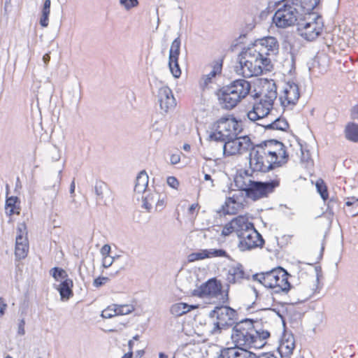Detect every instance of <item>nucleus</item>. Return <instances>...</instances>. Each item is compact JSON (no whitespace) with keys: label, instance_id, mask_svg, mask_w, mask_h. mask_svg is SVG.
I'll use <instances>...</instances> for the list:
<instances>
[{"label":"nucleus","instance_id":"obj_1","mask_svg":"<svg viewBox=\"0 0 358 358\" xmlns=\"http://www.w3.org/2000/svg\"><path fill=\"white\" fill-rule=\"evenodd\" d=\"M279 44L277 39L268 36L255 41L252 47L243 50L238 57V66L236 72L245 78L257 76L273 68L270 56L278 54Z\"/></svg>","mask_w":358,"mask_h":358},{"label":"nucleus","instance_id":"obj_2","mask_svg":"<svg viewBox=\"0 0 358 358\" xmlns=\"http://www.w3.org/2000/svg\"><path fill=\"white\" fill-rule=\"evenodd\" d=\"M270 336L269 331L261 321L247 318L236 323L231 330V339L240 350H248L252 348H263Z\"/></svg>","mask_w":358,"mask_h":358},{"label":"nucleus","instance_id":"obj_3","mask_svg":"<svg viewBox=\"0 0 358 358\" xmlns=\"http://www.w3.org/2000/svg\"><path fill=\"white\" fill-rule=\"evenodd\" d=\"M291 277L292 275L285 268L277 266L270 271L254 274L252 279L265 287L271 289L272 294H287L292 288L289 282Z\"/></svg>","mask_w":358,"mask_h":358},{"label":"nucleus","instance_id":"obj_4","mask_svg":"<svg viewBox=\"0 0 358 358\" xmlns=\"http://www.w3.org/2000/svg\"><path fill=\"white\" fill-rule=\"evenodd\" d=\"M250 83L245 79H237L222 87L217 92L218 101L223 108L231 110L250 93Z\"/></svg>","mask_w":358,"mask_h":358},{"label":"nucleus","instance_id":"obj_5","mask_svg":"<svg viewBox=\"0 0 358 358\" xmlns=\"http://www.w3.org/2000/svg\"><path fill=\"white\" fill-rule=\"evenodd\" d=\"M296 4L292 0H282L278 3L273 17V22L277 27L287 28L295 24L298 25V22L303 15L296 7Z\"/></svg>","mask_w":358,"mask_h":358},{"label":"nucleus","instance_id":"obj_6","mask_svg":"<svg viewBox=\"0 0 358 358\" xmlns=\"http://www.w3.org/2000/svg\"><path fill=\"white\" fill-rule=\"evenodd\" d=\"M270 152L262 150V146L255 145L249 155V164L251 172L267 173L275 168L280 167L282 161H273L267 154Z\"/></svg>","mask_w":358,"mask_h":358},{"label":"nucleus","instance_id":"obj_7","mask_svg":"<svg viewBox=\"0 0 358 358\" xmlns=\"http://www.w3.org/2000/svg\"><path fill=\"white\" fill-rule=\"evenodd\" d=\"M322 19L319 15L311 14L303 15L298 22L297 31L299 35L307 41H313L322 33L323 29Z\"/></svg>","mask_w":358,"mask_h":358},{"label":"nucleus","instance_id":"obj_8","mask_svg":"<svg viewBox=\"0 0 358 358\" xmlns=\"http://www.w3.org/2000/svg\"><path fill=\"white\" fill-rule=\"evenodd\" d=\"M209 316L210 317H216L217 320L216 322L213 323V327L210 330L212 334H220L222 329L227 328L236 323V311L229 306H216L210 313Z\"/></svg>","mask_w":358,"mask_h":358},{"label":"nucleus","instance_id":"obj_9","mask_svg":"<svg viewBox=\"0 0 358 358\" xmlns=\"http://www.w3.org/2000/svg\"><path fill=\"white\" fill-rule=\"evenodd\" d=\"M280 178L276 175L273 180L266 182L252 180L248 188L246 196L253 201L267 197L280 185Z\"/></svg>","mask_w":358,"mask_h":358},{"label":"nucleus","instance_id":"obj_10","mask_svg":"<svg viewBox=\"0 0 358 358\" xmlns=\"http://www.w3.org/2000/svg\"><path fill=\"white\" fill-rule=\"evenodd\" d=\"M193 295L200 298L210 297L214 298L218 296H222V301L225 303L228 301V289L223 294L222 285L220 280L216 278H211L205 283H203L197 289L193 292Z\"/></svg>","mask_w":358,"mask_h":358},{"label":"nucleus","instance_id":"obj_11","mask_svg":"<svg viewBox=\"0 0 358 358\" xmlns=\"http://www.w3.org/2000/svg\"><path fill=\"white\" fill-rule=\"evenodd\" d=\"M258 145L262 146V150L265 149V150L270 152L267 154V155H268V157L271 158L273 161H282L283 164L287 162L288 155L286 152V147L282 142L278 140L271 139L264 141Z\"/></svg>","mask_w":358,"mask_h":358},{"label":"nucleus","instance_id":"obj_12","mask_svg":"<svg viewBox=\"0 0 358 358\" xmlns=\"http://www.w3.org/2000/svg\"><path fill=\"white\" fill-rule=\"evenodd\" d=\"M238 247L241 250H250L257 247H262L264 241L261 234L255 229V227H252L247 232H244L240 237Z\"/></svg>","mask_w":358,"mask_h":358},{"label":"nucleus","instance_id":"obj_13","mask_svg":"<svg viewBox=\"0 0 358 358\" xmlns=\"http://www.w3.org/2000/svg\"><path fill=\"white\" fill-rule=\"evenodd\" d=\"M300 97L299 88L294 81H288L283 89L282 94L280 96L282 106H294Z\"/></svg>","mask_w":358,"mask_h":358},{"label":"nucleus","instance_id":"obj_14","mask_svg":"<svg viewBox=\"0 0 358 358\" xmlns=\"http://www.w3.org/2000/svg\"><path fill=\"white\" fill-rule=\"evenodd\" d=\"M158 101L162 110L165 113L173 110L176 106V101L172 90L168 86H163L158 91Z\"/></svg>","mask_w":358,"mask_h":358},{"label":"nucleus","instance_id":"obj_15","mask_svg":"<svg viewBox=\"0 0 358 358\" xmlns=\"http://www.w3.org/2000/svg\"><path fill=\"white\" fill-rule=\"evenodd\" d=\"M270 110H275L273 105L264 99H260L259 102L255 103L252 109L248 112L247 116L250 120L255 122L269 115Z\"/></svg>","mask_w":358,"mask_h":358},{"label":"nucleus","instance_id":"obj_16","mask_svg":"<svg viewBox=\"0 0 358 358\" xmlns=\"http://www.w3.org/2000/svg\"><path fill=\"white\" fill-rule=\"evenodd\" d=\"M248 278L249 275L245 273L243 266L241 264H237L229 268L227 275V281L228 283H241L243 280Z\"/></svg>","mask_w":358,"mask_h":358},{"label":"nucleus","instance_id":"obj_17","mask_svg":"<svg viewBox=\"0 0 358 358\" xmlns=\"http://www.w3.org/2000/svg\"><path fill=\"white\" fill-rule=\"evenodd\" d=\"M231 224L233 225L234 232L239 238L244 232H247L252 227H254L253 224L249 222L248 217L243 215H239L231 220Z\"/></svg>","mask_w":358,"mask_h":358},{"label":"nucleus","instance_id":"obj_18","mask_svg":"<svg viewBox=\"0 0 358 358\" xmlns=\"http://www.w3.org/2000/svg\"><path fill=\"white\" fill-rule=\"evenodd\" d=\"M235 125H237V121L234 117H222L215 122L214 127L224 134H229V138H233L231 128H234Z\"/></svg>","mask_w":358,"mask_h":358},{"label":"nucleus","instance_id":"obj_19","mask_svg":"<svg viewBox=\"0 0 358 358\" xmlns=\"http://www.w3.org/2000/svg\"><path fill=\"white\" fill-rule=\"evenodd\" d=\"M254 357L252 352L249 350H240L235 345L234 347L227 348L221 350L218 358H246Z\"/></svg>","mask_w":358,"mask_h":358},{"label":"nucleus","instance_id":"obj_20","mask_svg":"<svg viewBox=\"0 0 358 358\" xmlns=\"http://www.w3.org/2000/svg\"><path fill=\"white\" fill-rule=\"evenodd\" d=\"M295 348V341L292 335L287 338L282 339L279 347L278 352L282 358H290Z\"/></svg>","mask_w":358,"mask_h":358},{"label":"nucleus","instance_id":"obj_21","mask_svg":"<svg viewBox=\"0 0 358 358\" xmlns=\"http://www.w3.org/2000/svg\"><path fill=\"white\" fill-rule=\"evenodd\" d=\"M252 172L250 173L249 170H245L243 173L236 175L234 178L235 186L238 189L244 191L245 194H247L248 188L250 187L249 184L252 181V180L250 178V176H252Z\"/></svg>","mask_w":358,"mask_h":358},{"label":"nucleus","instance_id":"obj_22","mask_svg":"<svg viewBox=\"0 0 358 358\" xmlns=\"http://www.w3.org/2000/svg\"><path fill=\"white\" fill-rule=\"evenodd\" d=\"M149 177L145 170L141 171L136 178L134 192L137 194H146Z\"/></svg>","mask_w":358,"mask_h":358},{"label":"nucleus","instance_id":"obj_23","mask_svg":"<svg viewBox=\"0 0 358 358\" xmlns=\"http://www.w3.org/2000/svg\"><path fill=\"white\" fill-rule=\"evenodd\" d=\"M73 287V280L70 278L65 279L59 284L57 289L59 292L62 300H68L73 295L72 288Z\"/></svg>","mask_w":358,"mask_h":358},{"label":"nucleus","instance_id":"obj_24","mask_svg":"<svg viewBox=\"0 0 358 358\" xmlns=\"http://www.w3.org/2000/svg\"><path fill=\"white\" fill-rule=\"evenodd\" d=\"M6 213L11 216L14 214L20 215V201L17 196L7 197L6 200Z\"/></svg>","mask_w":358,"mask_h":358},{"label":"nucleus","instance_id":"obj_25","mask_svg":"<svg viewBox=\"0 0 358 358\" xmlns=\"http://www.w3.org/2000/svg\"><path fill=\"white\" fill-rule=\"evenodd\" d=\"M344 134L345 138L353 143H358V124L350 122L345 127Z\"/></svg>","mask_w":358,"mask_h":358},{"label":"nucleus","instance_id":"obj_26","mask_svg":"<svg viewBox=\"0 0 358 358\" xmlns=\"http://www.w3.org/2000/svg\"><path fill=\"white\" fill-rule=\"evenodd\" d=\"M196 308V306L189 305L186 303L181 302L173 304L170 308V312L172 315L178 317L186 314Z\"/></svg>","mask_w":358,"mask_h":358},{"label":"nucleus","instance_id":"obj_27","mask_svg":"<svg viewBox=\"0 0 358 358\" xmlns=\"http://www.w3.org/2000/svg\"><path fill=\"white\" fill-rule=\"evenodd\" d=\"M289 128V124L287 120L284 117H278L271 120L270 124L266 126V130H278L285 131Z\"/></svg>","mask_w":358,"mask_h":358},{"label":"nucleus","instance_id":"obj_28","mask_svg":"<svg viewBox=\"0 0 358 358\" xmlns=\"http://www.w3.org/2000/svg\"><path fill=\"white\" fill-rule=\"evenodd\" d=\"M237 138H229L223 145V153L225 156L239 154V147Z\"/></svg>","mask_w":358,"mask_h":358},{"label":"nucleus","instance_id":"obj_29","mask_svg":"<svg viewBox=\"0 0 358 358\" xmlns=\"http://www.w3.org/2000/svg\"><path fill=\"white\" fill-rule=\"evenodd\" d=\"M345 212L349 217H355L358 215V199L352 196L347 199Z\"/></svg>","mask_w":358,"mask_h":358},{"label":"nucleus","instance_id":"obj_30","mask_svg":"<svg viewBox=\"0 0 358 358\" xmlns=\"http://www.w3.org/2000/svg\"><path fill=\"white\" fill-rule=\"evenodd\" d=\"M241 203L235 200V195L232 197H229L225 201L224 206H222L224 213L234 215L237 213L240 207Z\"/></svg>","mask_w":358,"mask_h":358},{"label":"nucleus","instance_id":"obj_31","mask_svg":"<svg viewBox=\"0 0 358 358\" xmlns=\"http://www.w3.org/2000/svg\"><path fill=\"white\" fill-rule=\"evenodd\" d=\"M50 0H45L41 10L39 23L42 27H47L49 24V15L50 13Z\"/></svg>","mask_w":358,"mask_h":358},{"label":"nucleus","instance_id":"obj_32","mask_svg":"<svg viewBox=\"0 0 358 358\" xmlns=\"http://www.w3.org/2000/svg\"><path fill=\"white\" fill-rule=\"evenodd\" d=\"M237 141L238 144H239V154H243L248 151H250V152L252 149H253V148L255 146L252 143L250 138L247 136L239 138L237 137Z\"/></svg>","mask_w":358,"mask_h":358},{"label":"nucleus","instance_id":"obj_33","mask_svg":"<svg viewBox=\"0 0 358 358\" xmlns=\"http://www.w3.org/2000/svg\"><path fill=\"white\" fill-rule=\"evenodd\" d=\"M180 35H179L176 38L173 40L171 43V48L169 50V59H179V55L180 53Z\"/></svg>","mask_w":358,"mask_h":358},{"label":"nucleus","instance_id":"obj_34","mask_svg":"<svg viewBox=\"0 0 358 358\" xmlns=\"http://www.w3.org/2000/svg\"><path fill=\"white\" fill-rule=\"evenodd\" d=\"M158 196V193H148L146 195L142 196L143 206L142 207L145 208L148 211H150L152 208V203H155Z\"/></svg>","mask_w":358,"mask_h":358},{"label":"nucleus","instance_id":"obj_35","mask_svg":"<svg viewBox=\"0 0 358 358\" xmlns=\"http://www.w3.org/2000/svg\"><path fill=\"white\" fill-rule=\"evenodd\" d=\"M267 92L264 96V100L268 101L271 105H273V101L277 97V88L275 84L273 83L272 84H268V86L266 89Z\"/></svg>","mask_w":358,"mask_h":358},{"label":"nucleus","instance_id":"obj_36","mask_svg":"<svg viewBox=\"0 0 358 358\" xmlns=\"http://www.w3.org/2000/svg\"><path fill=\"white\" fill-rule=\"evenodd\" d=\"M25 230L26 226L24 224H21L17 227V234L15 238V245H18V243H20L29 244L27 238L26 236H24V234L27 235V232H25Z\"/></svg>","mask_w":358,"mask_h":358},{"label":"nucleus","instance_id":"obj_37","mask_svg":"<svg viewBox=\"0 0 358 358\" xmlns=\"http://www.w3.org/2000/svg\"><path fill=\"white\" fill-rule=\"evenodd\" d=\"M169 67L173 77L178 78L181 76L178 59H169Z\"/></svg>","mask_w":358,"mask_h":358},{"label":"nucleus","instance_id":"obj_38","mask_svg":"<svg viewBox=\"0 0 358 358\" xmlns=\"http://www.w3.org/2000/svg\"><path fill=\"white\" fill-rule=\"evenodd\" d=\"M50 273L57 281H59L61 280H64L65 279H69L68 274L66 272V271L59 267L52 268L50 271Z\"/></svg>","mask_w":358,"mask_h":358},{"label":"nucleus","instance_id":"obj_39","mask_svg":"<svg viewBox=\"0 0 358 358\" xmlns=\"http://www.w3.org/2000/svg\"><path fill=\"white\" fill-rule=\"evenodd\" d=\"M29 244L18 243V245H15V255L16 258L19 259H24L28 253Z\"/></svg>","mask_w":358,"mask_h":358},{"label":"nucleus","instance_id":"obj_40","mask_svg":"<svg viewBox=\"0 0 358 358\" xmlns=\"http://www.w3.org/2000/svg\"><path fill=\"white\" fill-rule=\"evenodd\" d=\"M106 184L102 181H97L94 185V192L96 196V202L100 203L103 199V189L106 188Z\"/></svg>","mask_w":358,"mask_h":358},{"label":"nucleus","instance_id":"obj_41","mask_svg":"<svg viewBox=\"0 0 358 358\" xmlns=\"http://www.w3.org/2000/svg\"><path fill=\"white\" fill-rule=\"evenodd\" d=\"M316 188H317V192L320 194L322 199L324 201L327 200L328 196H329L327 187L322 179H319L318 180H317Z\"/></svg>","mask_w":358,"mask_h":358},{"label":"nucleus","instance_id":"obj_42","mask_svg":"<svg viewBox=\"0 0 358 358\" xmlns=\"http://www.w3.org/2000/svg\"><path fill=\"white\" fill-rule=\"evenodd\" d=\"M214 129L215 131L209 135L210 140L224 143L227 139H229V134H224L215 127H214Z\"/></svg>","mask_w":358,"mask_h":358},{"label":"nucleus","instance_id":"obj_43","mask_svg":"<svg viewBox=\"0 0 358 358\" xmlns=\"http://www.w3.org/2000/svg\"><path fill=\"white\" fill-rule=\"evenodd\" d=\"M114 307L117 315H127L134 310L131 305H114Z\"/></svg>","mask_w":358,"mask_h":358},{"label":"nucleus","instance_id":"obj_44","mask_svg":"<svg viewBox=\"0 0 358 358\" xmlns=\"http://www.w3.org/2000/svg\"><path fill=\"white\" fill-rule=\"evenodd\" d=\"M206 250V255H208L207 258L216 257H229L227 252L223 249H209Z\"/></svg>","mask_w":358,"mask_h":358},{"label":"nucleus","instance_id":"obj_45","mask_svg":"<svg viewBox=\"0 0 358 358\" xmlns=\"http://www.w3.org/2000/svg\"><path fill=\"white\" fill-rule=\"evenodd\" d=\"M339 205L338 201L334 198H331L327 203V211L331 215H334L335 210L338 209Z\"/></svg>","mask_w":358,"mask_h":358},{"label":"nucleus","instance_id":"obj_46","mask_svg":"<svg viewBox=\"0 0 358 358\" xmlns=\"http://www.w3.org/2000/svg\"><path fill=\"white\" fill-rule=\"evenodd\" d=\"M208 255H206V250H203L200 252L192 253L189 256V262H194L196 260H200L203 259L205 258H207Z\"/></svg>","mask_w":358,"mask_h":358},{"label":"nucleus","instance_id":"obj_47","mask_svg":"<svg viewBox=\"0 0 358 358\" xmlns=\"http://www.w3.org/2000/svg\"><path fill=\"white\" fill-rule=\"evenodd\" d=\"M120 3L126 10H129L131 8L136 7L138 4V0H120Z\"/></svg>","mask_w":358,"mask_h":358},{"label":"nucleus","instance_id":"obj_48","mask_svg":"<svg viewBox=\"0 0 358 358\" xmlns=\"http://www.w3.org/2000/svg\"><path fill=\"white\" fill-rule=\"evenodd\" d=\"M110 280V277H98L95 278L93 281V286L94 287H100L102 285H105Z\"/></svg>","mask_w":358,"mask_h":358},{"label":"nucleus","instance_id":"obj_49","mask_svg":"<svg viewBox=\"0 0 358 358\" xmlns=\"http://www.w3.org/2000/svg\"><path fill=\"white\" fill-rule=\"evenodd\" d=\"M222 68V60L216 62L213 66V69L210 71V76H216L217 74L221 73Z\"/></svg>","mask_w":358,"mask_h":358},{"label":"nucleus","instance_id":"obj_50","mask_svg":"<svg viewBox=\"0 0 358 358\" xmlns=\"http://www.w3.org/2000/svg\"><path fill=\"white\" fill-rule=\"evenodd\" d=\"M167 184L174 189H178L180 185L178 180L174 176H169L166 179Z\"/></svg>","mask_w":358,"mask_h":358},{"label":"nucleus","instance_id":"obj_51","mask_svg":"<svg viewBox=\"0 0 358 358\" xmlns=\"http://www.w3.org/2000/svg\"><path fill=\"white\" fill-rule=\"evenodd\" d=\"M116 315H117V314L116 311H115V308H110V307L104 310L101 314V316L104 318H111Z\"/></svg>","mask_w":358,"mask_h":358},{"label":"nucleus","instance_id":"obj_52","mask_svg":"<svg viewBox=\"0 0 358 358\" xmlns=\"http://www.w3.org/2000/svg\"><path fill=\"white\" fill-rule=\"evenodd\" d=\"M234 232V227L231 224V221L226 224L222 231V235L227 236Z\"/></svg>","mask_w":358,"mask_h":358},{"label":"nucleus","instance_id":"obj_53","mask_svg":"<svg viewBox=\"0 0 358 358\" xmlns=\"http://www.w3.org/2000/svg\"><path fill=\"white\" fill-rule=\"evenodd\" d=\"M62 170H59V172H58V175H57V184L55 183L54 185H52V187L53 188H55L56 186H57V189H56V194H55L54 199H56V196L57 195V192L59 191V185H60V183H61V180H62ZM54 203H55V200H52V206H54Z\"/></svg>","mask_w":358,"mask_h":358},{"label":"nucleus","instance_id":"obj_54","mask_svg":"<svg viewBox=\"0 0 358 358\" xmlns=\"http://www.w3.org/2000/svg\"><path fill=\"white\" fill-rule=\"evenodd\" d=\"M157 203H156V210L161 211L164 209L165 207V200L164 198H161L160 195L158 194V196L157 198Z\"/></svg>","mask_w":358,"mask_h":358},{"label":"nucleus","instance_id":"obj_55","mask_svg":"<svg viewBox=\"0 0 358 358\" xmlns=\"http://www.w3.org/2000/svg\"><path fill=\"white\" fill-rule=\"evenodd\" d=\"M114 257H110V256H106L103 257L102 260V266L104 268H109L113 263Z\"/></svg>","mask_w":358,"mask_h":358},{"label":"nucleus","instance_id":"obj_56","mask_svg":"<svg viewBox=\"0 0 358 358\" xmlns=\"http://www.w3.org/2000/svg\"><path fill=\"white\" fill-rule=\"evenodd\" d=\"M24 326H25V320L24 318L20 320L18 323V328H17V334L20 336H23L25 334L24 330Z\"/></svg>","mask_w":358,"mask_h":358},{"label":"nucleus","instance_id":"obj_57","mask_svg":"<svg viewBox=\"0 0 358 358\" xmlns=\"http://www.w3.org/2000/svg\"><path fill=\"white\" fill-rule=\"evenodd\" d=\"M252 355L254 357L250 356V358H277L273 353L270 352L262 353L259 355H257L255 353L252 352Z\"/></svg>","mask_w":358,"mask_h":358},{"label":"nucleus","instance_id":"obj_58","mask_svg":"<svg viewBox=\"0 0 358 358\" xmlns=\"http://www.w3.org/2000/svg\"><path fill=\"white\" fill-rule=\"evenodd\" d=\"M110 250H111V248L108 244H105L104 245H103L100 250L101 254L102 255L103 257L109 256Z\"/></svg>","mask_w":358,"mask_h":358},{"label":"nucleus","instance_id":"obj_59","mask_svg":"<svg viewBox=\"0 0 358 358\" xmlns=\"http://www.w3.org/2000/svg\"><path fill=\"white\" fill-rule=\"evenodd\" d=\"M215 76H210V72L208 74L205 75V76L203 77V78H202V79H203V84H202V85H203V87H206L209 83H211V82H212V79H213V78H215Z\"/></svg>","mask_w":358,"mask_h":358},{"label":"nucleus","instance_id":"obj_60","mask_svg":"<svg viewBox=\"0 0 358 358\" xmlns=\"http://www.w3.org/2000/svg\"><path fill=\"white\" fill-rule=\"evenodd\" d=\"M274 112H276V110H270L269 115H265L264 117L266 118V121H268V124H270L271 122V120L276 118L277 115L274 113Z\"/></svg>","mask_w":358,"mask_h":358},{"label":"nucleus","instance_id":"obj_61","mask_svg":"<svg viewBox=\"0 0 358 358\" xmlns=\"http://www.w3.org/2000/svg\"><path fill=\"white\" fill-rule=\"evenodd\" d=\"M170 161L171 164H177L180 161V156L178 154H173L171 156Z\"/></svg>","mask_w":358,"mask_h":358},{"label":"nucleus","instance_id":"obj_62","mask_svg":"<svg viewBox=\"0 0 358 358\" xmlns=\"http://www.w3.org/2000/svg\"><path fill=\"white\" fill-rule=\"evenodd\" d=\"M240 131H241V129L239 127V123L237 121V125H235L234 127V128H231V133H232V134L234 135L233 138H237V135L238 134V133Z\"/></svg>","mask_w":358,"mask_h":358},{"label":"nucleus","instance_id":"obj_63","mask_svg":"<svg viewBox=\"0 0 358 358\" xmlns=\"http://www.w3.org/2000/svg\"><path fill=\"white\" fill-rule=\"evenodd\" d=\"M351 118L353 120L358 119V106H355L351 109Z\"/></svg>","mask_w":358,"mask_h":358},{"label":"nucleus","instance_id":"obj_64","mask_svg":"<svg viewBox=\"0 0 358 358\" xmlns=\"http://www.w3.org/2000/svg\"><path fill=\"white\" fill-rule=\"evenodd\" d=\"M7 304L4 302L2 298H0V316H2L5 313Z\"/></svg>","mask_w":358,"mask_h":358}]
</instances>
